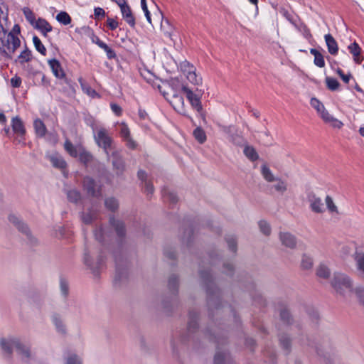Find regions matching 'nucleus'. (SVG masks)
I'll return each mask as SVG.
<instances>
[{
    "label": "nucleus",
    "mask_w": 364,
    "mask_h": 364,
    "mask_svg": "<svg viewBox=\"0 0 364 364\" xmlns=\"http://www.w3.org/2000/svg\"><path fill=\"white\" fill-rule=\"evenodd\" d=\"M200 276L204 283L207 292V304L209 311V315L214 317V311L218 312L220 311V308H224L221 302L220 291L215 286L213 277L209 270H199Z\"/></svg>",
    "instance_id": "1"
},
{
    "label": "nucleus",
    "mask_w": 364,
    "mask_h": 364,
    "mask_svg": "<svg viewBox=\"0 0 364 364\" xmlns=\"http://www.w3.org/2000/svg\"><path fill=\"white\" fill-rule=\"evenodd\" d=\"M20 33L21 28L18 24H15L9 32H0V54L4 58L12 59L16 50L21 46L18 38Z\"/></svg>",
    "instance_id": "2"
},
{
    "label": "nucleus",
    "mask_w": 364,
    "mask_h": 364,
    "mask_svg": "<svg viewBox=\"0 0 364 364\" xmlns=\"http://www.w3.org/2000/svg\"><path fill=\"white\" fill-rule=\"evenodd\" d=\"M205 336L210 341L216 343V352L214 357V364H232V359L228 351L223 347L226 344L227 339L220 328H217V336L212 333V329L208 328L204 333Z\"/></svg>",
    "instance_id": "3"
},
{
    "label": "nucleus",
    "mask_w": 364,
    "mask_h": 364,
    "mask_svg": "<svg viewBox=\"0 0 364 364\" xmlns=\"http://www.w3.org/2000/svg\"><path fill=\"white\" fill-rule=\"evenodd\" d=\"M0 346L8 357L11 356L14 348L23 360H28L31 356L29 345L21 342L18 338H2L0 339Z\"/></svg>",
    "instance_id": "4"
},
{
    "label": "nucleus",
    "mask_w": 364,
    "mask_h": 364,
    "mask_svg": "<svg viewBox=\"0 0 364 364\" xmlns=\"http://www.w3.org/2000/svg\"><path fill=\"white\" fill-rule=\"evenodd\" d=\"M307 346L315 349L317 355L326 363L332 364L335 357V348L327 338L307 339Z\"/></svg>",
    "instance_id": "5"
},
{
    "label": "nucleus",
    "mask_w": 364,
    "mask_h": 364,
    "mask_svg": "<svg viewBox=\"0 0 364 364\" xmlns=\"http://www.w3.org/2000/svg\"><path fill=\"white\" fill-rule=\"evenodd\" d=\"M94 139L97 145L103 149L107 156L109 157V149L112 147V138L108 129L100 127L94 133Z\"/></svg>",
    "instance_id": "6"
},
{
    "label": "nucleus",
    "mask_w": 364,
    "mask_h": 364,
    "mask_svg": "<svg viewBox=\"0 0 364 364\" xmlns=\"http://www.w3.org/2000/svg\"><path fill=\"white\" fill-rule=\"evenodd\" d=\"M8 220L20 232L26 237L30 245H35L37 244V239L33 236L27 224H26L20 217L15 214H10L8 217Z\"/></svg>",
    "instance_id": "7"
},
{
    "label": "nucleus",
    "mask_w": 364,
    "mask_h": 364,
    "mask_svg": "<svg viewBox=\"0 0 364 364\" xmlns=\"http://www.w3.org/2000/svg\"><path fill=\"white\" fill-rule=\"evenodd\" d=\"M331 286L336 291L343 294L346 291H351L352 282L350 278L342 273H335L331 281Z\"/></svg>",
    "instance_id": "8"
},
{
    "label": "nucleus",
    "mask_w": 364,
    "mask_h": 364,
    "mask_svg": "<svg viewBox=\"0 0 364 364\" xmlns=\"http://www.w3.org/2000/svg\"><path fill=\"white\" fill-rule=\"evenodd\" d=\"M198 312L195 311H189L187 333L181 337L182 342L185 343L191 340L195 341L196 338V333H197L198 328Z\"/></svg>",
    "instance_id": "9"
},
{
    "label": "nucleus",
    "mask_w": 364,
    "mask_h": 364,
    "mask_svg": "<svg viewBox=\"0 0 364 364\" xmlns=\"http://www.w3.org/2000/svg\"><path fill=\"white\" fill-rule=\"evenodd\" d=\"M181 90L185 94L191 107L198 112L200 113L203 110V107L200 102V97L203 95V91L197 89L196 93H194L187 85H183L181 87Z\"/></svg>",
    "instance_id": "10"
},
{
    "label": "nucleus",
    "mask_w": 364,
    "mask_h": 364,
    "mask_svg": "<svg viewBox=\"0 0 364 364\" xmlns=\"http://www.w3.org/2000/svg\"><path fill=\"white\" fill-rule=\"evenodd\" d=\"M83 188L87 194L93 198H100L102 196L101 188L98 186L95 181L90 177L86 176L82 181Z\"/></svg>",
    "instance_id": "11"
},
{
    "label": "nucleus",
    "mask_w": 364,
    "mask_h": 364,
    "mask_svg": "<svg viewBox=\"0 0 364 364\" xmlns=\"http://www.w3.org/2000/svg\"><path fill=\"white\" fill-rule=\"evenodd\" d=\"M306 198L309 208L312 212L315 213H323L325 211V207L321 198L317 196L314 193H308Z\"/></svg>",
    "instance_id": "12"
},
{
    "label": "nucleus",
    "mask_w": 364,
    "mask_h": 364,
    "mask_svg": "<svg viewBox=\"0 0 364 364\" xmlns=\"http://www.w3.org/2000/svg\"><path fill=\"white\" fill-rule=\"evenodd\" d=\"M98 215V206L96 204L92 203L91 208H88L86 211H82L80 213V217L82 223L90 225L97 219Z\"/></svg>",
    "instance_id": "13"
},
{
    "label": "nucleus",
    "mask_w": 364,
    "mask_h": 364,
    "mask_svg": "<svg viewBox=\"0 0 364 364\" xmlns=\"http://www.w3.org/2000/svg\"><path fill=\"white\" fill-rule=\"evenodd\" d=\"M114 260L116 263V274L114 281L121 282L127 277V262L124 261L122 258H118L114 255Z\"/></svg>",
    "instance_id": "14"
},
{
    "label": "nucleus",
    "mask_w": 364,
    "mask_h": 364,
    "mask_svg": "<svg viewBox=\"0 0 364 364\" xmlns=\"http://www.w3.org/2000/svg\"><path fill=\"white\" fill-rule=\"evenodd\" d=\"M48 62L53 75L58 79H63L66 84L69 85L70 80L66 77L60 62L56 59L48 60Z\"/></svg>",
    "instance_id": "15"
},
{
    "label": "nucleus",
    "mask_w": 364,
    "mask_h": 364,
    "mask_svg": "<svg viewBox=\"0 0 364 364\" xmlns=\"http://www.w3.org/2000/svg\"><path fill=\"white\" fill-rule=\"evenodd\" d=\"M84 262L94 274H98L100 269L104 264V259L102 255H100L97 260L93 262L91 261L90 257L87 252L85 253Z\"/></svg>",
    "instance_id": "16"
},
{
    "label": "nucleus",
    "mask_w": 364,
    "mask_h": 364,
    "mask_svg": "<svg viewBox=\"0 0 364 364\" xmlns=\"http://www.w3.org/2000/svg\"><path fill=\"white\" fill-rule=\"evenodd\" d=\"M109 223L114 228L118 237L119 239L124 238L126 235L124 223L119 220L115 219L114 216L109 218Z\"/></svg>",
    "instance_id": "17"
},
{
    "label": "nucleus",
    "mask_w": 364,
    "mask_h": 364,
    "mask_svg": "<svg viewBox=\"0 0 364 364\" xmlns=\"http://www.w3.org/2000/svg\"><path fill=\"white\" fill-rule=\"evenodd\" d=\"M122 15L125 21L132 27L134 28L135 26V18L133 16L132 11L131 10L130 6L127 5H121L120 9Z\"/></svg>",
    "instance_id": "18"
},
{
    "label": "nucleus",
    "mask_w": 364,
    "mask_h": 364,
    "mask_svg": "<svg viewBox=\"0 0 364 364\" xmlns=\"http://www.w3.org/2000/svg\"><path fill=\"white\" fill-rule=\"evenodd\" d=\"M51 320L58 333L63 335L66 333V326L60 314L54 313L51 316Z\"/></svg>",
    "instance_id": "19"
},
{
    "label": "nucleus",
    "mask_w": 364,
    "mask_h": 364,
    "mask_svg": "<svg viewBox=\"0 0 364 364\" xmlns=\"http://www.w3.org/2000/svg\"><path fill=\"white\" fill-rule=\"evenodd\" d=\"M11 127L14 132L19 136H23L25 134L24 124L19 117L16 116L12 118Z\"/></svg>",
    "instance_id": "20"
},
{
    "label": "nucleus",
    "mask_w": 364,
    "mask_h": 364,
    "mask_svg": "<svg viewBox=\"0 0 364 364\" xmlns=\"http://www.w3.org/2000/svg\"><path fill=\"white\" fill-rule=\"evenodd\" d=\"M324 38L328 53L333 55H336L338 51V46L335 38L330 33L326 34Z\"/></svg>",
    "instance_id": "21"
},
{
    "label": "nucleus",
    "mask_w": 364,
    "mask_h": 364,
    "mask_svg": "<svg viewBox=\"0 0 364 364\" xmlns=\"http://www.w3.org/2000/svg\"><path fill=\"white\" fill-rule=\"evenodd\" d=\"M280 240L282 245L289 248H294L296 246V241L295 237L289 232H281Z\"/></svg>",
    "instance_id": "22"
},
{
    "label": "nucleus",
    "mask_w": 364,
    "mask_h": 364,
    "mask_svg": "<svg viewBox=\"0 0 364 364\" xmlns=\"http://www.w3.org/2000/svg\"><path fill=\"white\" fill-rule=\"evenodd\" d=\"M33 27L39 30L44 36L52 31L51 25L44 18H39L35 23Z\"/></svg>",
    "instance_id": "23"
},
{
    "label": "nucleus",
    "mask_w": 364,
    "mask_h": 364,
    "mask_svg": "<svg viewBox=\"0 0 364 364\" xmlns=\"http://www.w3.org/2000/svg\"><path fill=\"white\" fill-rule=\"evenodd\" d=\"M65 193L70 203L76 204L82 199L81 193L76 188H65Z\"/></svg>",
    "instance_id": "24"
},
{
    "label": "nucleus",
    "mask_w": 364,
    "mask_h": 364,
    "mask_svg": "<svg viewBox=\"0 0 364 364\" xmlns=\"http://www.w3.org/2000/svg\"><path fill=\"white\" fill-rule=\"evenodd\" d=\"M112 156L114 168L117 171V174L122 173L124 169V162L122 158L117 152H113Z\"/></svg>",
    "instance_id": "25"
},
{
    "label": "nucleus",
    "mask_w": 364,
    "mask_h": 364,
    "mask_svg": "<svg viewBox=\"0 0 364 364\" xmlns=\"http://www.w3.org/2000/svg\"><path fill=\"white\" fill-rule=\"evenodd\" d=\"M186 77L191 83L195 85H200L202 84V77L196 74V70L192 65L191 66L188 65Z\"/></svg>",
    "instance_id": "26"
},
{
    "label": "nucleus",
    "mask_w": 364,
    "mask_h": 364,
    "mask_svg": "<svg viewBox=\"0 0 364 364\" xmlns=\"http://www.w3.org/2000/svg\"><path fill=\"white\" fill-rule=\"evenodd\" d=\"M77 157L79 158L80 161L85 166H87V164L93 159L92 154L82 146L80 147V151Z\"/></svg>",
    "instance_id": "27"
},
{
    "label": "nucleus",
    "mask_w": 364,
    "mask_h": 364,
    "mask_svg": "<svg viewBox=\"0 0 364 364\" xmlns=\"http://www.w3.org/2000/svg\"><path fill=\"white\" fill-rule=\"evenodd\" d=\"M94 235L95 239L102 244L106 241L107 237H109V233L102 226L96 228Z\"/></svg>",
    "instance_id": "28"
},
{
    "label": "nucleus",
    "mask_w": 364,
    "mask_h": 364,
    "mask_svg": "<svg viewBox=\"0 0 364 364\" xmlns=\"http://www.w3.org/2000/svg\"><path fill=\"white\" fill-rule=\"evenodd\" d=\"M33 127L38 136L43 137L46 135L47 129L42 120L39 119H36L33 122Z\"/></svg>",
    "instance_id": "29"
},
{
    "label": "nucleus",
    "mask_w": 364,
    "mask_h": 364,
    "mask_svg": "<svg viewBox=\"0 0 364 364\" xmlns=\"http://www.w3.org/2000/svg\"><path fill=\"white\" fill-rule=\"evenodd\" d=\"M350 53L353 54L354 60L358 63H361L362 59L360 58V48L359 45L354 42L348 46V47Z\"/></svg>",
    "instance_id": "30"
},
{
    "label": "nucleus",
    "mask_w": 364,
    "mask_h": 364,
    "mask_svg": "<svg viewBox=\"0 0 364 364\" xmlns=\"http://www.w3.org/2000/svg\"><path fill=\"white\" fill-rule=\"evenodd\" d=\"M74 146L70 141L66 140L64 144V148L65 151L72 156L74 158L77 157L80 151V147Z\"/></svg>",
    "instance_id": "31"
},
{
    "label": "nucleus",
    "mask_w": 364,
    "mask_h": 364,
    "mask_svg": "<svg viewBox=\"0 0 364 364\" xmlns=\"http://www.w3.org/2000/svg\"><path fill=\"white\" fill-rule=\"evenodd\" d=\"M79 82L80 84L82 91L88 96L92 97V98L98 96L97 92L94 89H92L89 85V84L85 82L82 78L79 79Z\"/></svg>",
    "instance_id": "32"
},
{
    "label": "nucleus",
    "mask_w": 364,
    "mask_h": 364,
    "mask_svg": "<svg viewBox=\"0 0 364 364\" xmlns=\"http://www.w3.org/2000/svg\"><path fill=\"white\" fill-rule=\"evenodd\" d=\"M275 183L272 186L274 190L281 193L284 194L287 191V183L280 178H277L274 180Z\"/></svg>",
    "instance_id": "33"
},
{
    "label": "nucleus",
    "mask_w": 364,
    "mask_h": 364,
    "mask_svg": "<svg viewBox=\"0 0 364 364\" xmlns=\"http://www.w3.org/2000/svg\"><path fill=\"white\" fill-rule=\"evenodd\" d=\"M31 51L27 47H26L25 49L18 56L17 60H16V61L18 60L19 63L21 65H23L25 63L31 61Z\"/></svg>",
    "instance_id": "34"
},
{
    "label": "nucleus",
    "mask_w": 364,
    "mask_h": 364,
    "mask_svg": "<svg viewBox=\"0 0 364 364\" xmlns=\"http://www.w3.org/2000/svg\"><path fill=\"white\" fill-rule=\"evenodd\" d=\"M357 269L364 274V252H356L354 256Z\"/></svg>",
    "instance_id": "35"
},
{
    "label": "nucleus",
    "mask_w": 364,
    "mask_h": 364,
    "mask_svg": "<svg viewBox=\"0 0 364 364\" xmlns=\"http://www.w3.org/2000/svg\"><path fill=\"white\" fill-rule=\"evenodd\" d=\"M105 205L108 210L115 212L118 210L119 203L115 198L110 197L105 199Z\"/></svg>",
    "instance_id": "36"
},
{
    "label": "nucleus",
    "mask_w": 364,
    "mask_h": 364,
    "mask_svg": "<svg viewBox=\"0 0 364 364\" xmlns=\"http://www.w3.org/2000/svg\"><path fill=\"white\" fill-rule=\"evenodd\" d=\"M50 161L52 165L55 168L60 169H64L66 168L67 164L61 156H51L50 157Z\"/></svg>",
    "instance_id": "37"
},
{
    "label": "nucleus",
    "mask_w": 364,
    "mask_h": 364,
    "mask_svg": "<svg viewBox=\"0 0 364 364\" xmlns=\"http://www.w3.org/2000/svg\"><path fill=\"white\" fill-rule=\"evenodd\" d=\"M261 173L264 178L268 182H274L277 178L269 168L265 164L262 165L261 167Z\"/></svg>",
    "instance_id": "38"
},
{
    "label": "nucleus",
    "mask_w": 364,
    "mask_h": 364,
    "mask_svg": "<svg viewBox=\"0 0 364 364\" xmlns=\"http://www.w3.org/2000/svg\"><path fill=\"white\" fill-rule=\"evenodd\" d=\"M225 241L229 250L233 253H236L237 250V242L235 236L233 235H228L225 237Z\"/></svg>",
    "instance_id": "39"
},
{
    "label": "nucleus",
    "mask_w": 364,
    "mask_h": 364,
    "mask_svg": "<svg viewBox=\"0 0 364 364\" xmlns=\"http://www.w3.org/2000/svg\"><path fill=\"white\" fill-rule=\"evenodd\" d=\"M162 196L165 200L168 201L172 204H175L178 201L177 196L174 193L169 191L166 188H164L162 190Z\"/></svg>",
    "instance_id": "40"
},
{
    "label": "nucleus",
    "mask_w": 364,
    "mask_h": 364,
    "mask_svg": "<svg viewBox=\"0 0 364 364\" xmlns=\"http://www.w3.org/2000/svg\"><path fill=\"white\" fill-rule=\"evenodd\" d=\"M243 151H244L245 155L252 161H255L259 158L258 154L257 153L256 150L252 146H246L244 148Z\"/></svg>",
    "instance_id": "41"
},
{
    "label": "nucleus",
    "mask_w": 364,
    "mask_h": 364,
    "mask_svg": "<svg viewBox=\"0 0 364 364\" xmlns=\"http://www.w3.org/2000/svg\"><path fill=\"white\" fill-rule=\"evenodd\" d=\"M168 287L172 294H176L178 291V279L176 275H171L168 282Z\"/></svg>",
    "instance_id": "42"
},
{
    "label": "nucleus",
    "mask_w": 364,
    "mask_h": 364,
    "mask_svg": "<svg viewBox=\"0 0 364 364\" xmlns=\"http://www.w3.org/2000/svg\"><path fill=\"white\" fill-rule=\"evenodd\" d=\"M319 114H321V117L325 122L334 121V126L338 127H340L342 125V123L340 121L333 119V117L328 113V112L325 109V107L323 108V110H321L319 112Z\"/></svg>",
    "instance_id": "43"
},
{
    "label": "nucleus",
    "mask_w": 364,
    "mask_h": 364,
    "mask_svg": "<svg viewBox=\"0 0 364 364\" xmlns=\"http://www.w3.org/2000/svg\"><path fill=\"white\" fill-rule=\"evenodd\" d=\"M56 20L63 25H68L71 22V17L65 11H60L56 16Z\"/></svg>",
    "instance_id": "44"
},
{
    "label": "nucleus",
    "mask_w": 364,
    "mask_h": 364,
    "mask_svg": "<svg viewBox=\"0 0 364 364\" xmlns=\"http://www.w3.org/2000/svg\"><path fill=\"white\" fill-rule=\"evenodd\" d=\"M316 275L323 279H328L330 276V270L325 264H320L316 269Z\"/></svg>",
    "instance_id": "45"
},
{
    "label": "nucleus",
    "mask_w": 364,
    "mask_h": 364,
    "mask_svg": "<svg viewBox=\"0 0 364 364\" xmlns=\"http://www.w3.org/2000/svg\"><path fill=\"white\" fill-rule=\"evenodd\" d=\"M33 45L35 46V48L36 49V50H38L43 55H46V49L45 46H43V44L42 43L40 38L38 36H34L33 37Z\"/></svg>",
    "instance_id": "46"
},
{
    "label": "nucleus",
    "mask_w": 364,
    "mask_h": 364,
    "mask_svg": "<svg viewBox=\"0 0 364 364\" xmlns=\"http://www.w3.org/2000/svg\"><path fill=\"white\" fill-rule=\"evenodd\" d=\"M193 225H191L188 229L185 230L184 235L182 238L183 242H186L188 246L192 241V236L193 234Z\"/></svg>",
    "instance_id": "47"
},
{
    "label": "nucleus",
    "mask_w": 364,
    "mask_h": 364,
    "mask_svg": "<svg viewBox=\"0 0 364 364\" xmlns=\"http://www.w3.org/2000/svg\"><path fill=\"white\" fill-rule=\"evenodd\" d=\"M23 12L26 19L30 23L31 25L33 26L37 21L36 20L34 13L29 8L27 7L23 8Z\"/></svg>",
    "instance_id": "48"
},
{
    "label": "nucleus",
    "mask_w": 364,
    "mask_h": 364,
    "mask_svg": "<svg viewBox=\"0 0 364 364\" xmlns=\"http://www.w3.org/2000/svg\"><path fill=\"white\" fill-rule=\"evenodd\" d=\"M279 340L282 348L289 351L291 348V339L289 337L284 334L279 335Z\"/></svg>",
    "instance_id": "49"
},
{
    "label": "nucleus",
    "mask_w": 364,
    "mask_h": 364,
    "mask_svg": "<svg viewBox=\"0 0 364 364\" xmlns=\"http://www.w3.org/2000/svg\"><path fill=\"white\" fill-rule=\"evenodd\" d=\"M326 82L327 87L331 91L338 90L340 85L338 81L336 79L330 77H326Z\"/></svg>",
    "instance_id": "50"
},
{
    "label": "nucleus",
    "mask_w": 364,
    "mask_h": 364,
    "mask_svg": "<svg viewBox=\"0 0 364 364\" xmlns=\"http://www.w3.org/2000/svg\"><path fill=\"white\" fill-rule=\"evenodd\" d=\"M193 136L197 139V141L203 144L206 140V135L205 132L200 127H197L193 131Z\"/></svg>",
    "instance_id": "51"
},
{
    "label": "nucleus",
    "mask_w": 364,
    "mask_h": 364,
    "mask_svg": "<svg viewBox=\"0 0 364 364\" xmlns=\"http://www.w3.org/2000/svg\"><path fill=\"white\" fill-rule=\"evenodd\" d=\"M281 321L285 324H290L291 322V316L288 309H283L280 311Z\"/></svg>",
    "instance_id": "52"
},
{
    "label": "nucleus",
    "mask_w": 364,
    "mask_h": 364,
    "mask_svg": "<svg viewBox=\"0 0 364 364\" xmlns=\"http://www.w3.org/2000/svg\"><path fill=\"white\" fill-rule=\"evenodd\" d=\"M325 201H326V207H327L328 210H329V212L336 213H338V208L335 205V203L333 200V198L330 196H326V197L325 198Z\"/></svg>",
    "instance_id": "53"
},
{
    "label": "nucleus",
    "mask_w": 364,
    "mask_h": 364,
    "mask_svg": "<svg viewBox=\"0 0 364 364\" xmlns=\"http://www.w3.org/2000/svg\"><path fill=\"white\" fill-rule=\"evenodd\" d=\"M301 266L302 269H309L313 266V260L312 258L307 256L306 255H304L301 259Z\"/></svg>",
    "instance_id": "54"
},
{
    "label": "nucleus",
    "mask_w": 364,
    "mask_h": 364,
    "mask_svg": "<svg viewBox=\"0 0 364 364\" xmlns=\"http://www.w3.org/2000/svg\"><path fill=\"white\" fill-rule=\"evenodd\" d=\"M60 289L61 294L66 297L69 293V284L68 281L64 278H60Z\"/></svg>",
    "instance_id": "55"
},
{
    "label": "nucleus",
    "mask_w": 364,
    "mask_h": 364,
    "mask_svg": "<svg viewBox=\"0 0 364 364\" xmlns=\"http://www.w3.org/2000/svg\"><path fill=\"white\" fill-rule=\"evenodd\" d=\"M259 227L260 231L265 235H269L271 233V228L269 224L265 220H260L259 222Z\"/></svg>",
    "instance_id": "56"
},
{
    "label": "nucleus",
    "mask_w": 364,
    "mask_h": 364,
    "mask_svg": "<svg viewBox=\"0 0 364 364\" xmlns=\"http://www.w3.org/2000/svg\"><path fill=\"white\" fill-rule=\"evenodd\" d=\"M9 31V18L8 16L0 17V32L4 33Z\"/></svg>",
    "instance_id": "57"
},
{
    "label": "nucleus",
    "mask_w": 364,
    "mask_h": 364,
    "mask_svg": "<svg viewBox=\"0 0 364 364\" xmlns=\"http://www.w3.org/2000/svg\"><path fill=\"white\" fill-rule=\"evenodd\" d=\"M310 104L318 113L324 108L323 105L318 100L314 97L311 99Z\"/></svg>",
    "instance_id": "58"
},
{
    "label": "nucleus",
    "mask_w": 364,
    "mask_h": 364,
    "mask_svg": "<svg viewBox=\"0 0 364 364\" xmlns=\"http://www.w3.org/2000/svg\"><path fill=\"white\" fill-rule=\"evenodd\" d=\"M101 48L105 51L107 56L109 59H113L117 57V55H116L114 50L113 49H112L111 48H109L106 43H105L104 46H102Z\"/></svg>",
    "instance_id": "59"
},
{
    "label": "nucleus",
    "mask_w": 364,
    "mask_h": 364,
    "mask_svg": "<svg viewBox=\"0 0 364 364\" xmlns=\"http://www.w3.org/2000/svg\"><path fill=\"white\" fill-rule=\"evenodd\" d=\"M314 63L318 68H323L325 66L324 58L321 53L314 56Z\"/></svg>",
    "instance_id": "60"
},
{
    "label": "nucleus",
    "mask_w": 364,
    "mask_h": 364,
    "mask_svg": "<svg viewBox=\"0 0 364 364\" xmlns=\"http://www.w3.org/2000/svg\"><path fill=\"white\" fill-rule=\"evenodd\" d=\"M120 136L125 139L127 138L130 137V131L128 128L127 125L125 124H122L120 129Z\"/></svg>",
    "instance_id": "61"
},
{
    "label": "nucleus",
    "mask_w": 364,
    "mask_h": 364,
    "mask_svg": "<svg viewBox=\"0 0 364 364\" xmlns=\"http://www.w3.org/2000/svg\"><path fill=\"white\" fill-rule=\"evenodd\" d=\"M65 364H82V361L78 356L73 354L67 358Z\"/></svg>",
    "instance_id": "62"
},
{
    "label": "nucleus",
    "mask_w": 364,
    "mask_h": 364,
    "mask_svg": "<svg viewBox=\"0 0 364 364\" xmlns=\"http://www.w3.org/2000/svg\"><path fill=\"white\" fill-rule=\"evenodd\" d=\"M143 188L147 196L152 195L154 191L153 184L150 181H146V183H144Z\"/></svg>",
    "instance_id": "63"
},
{
    "label": "nucleus",
    "mask_w": 364,
    "mask_h": 364,
    "mask_svg": "<svg viewBox=\"0 0 364 364\" xmlns=\"http://www.w3.org/2000/svg\"><path fill=\"white\" fill-rule=\"evenodd\" d=\"M355 294L360 303L364 305V289L358 287L355 289Z\"/></svg>",
    "instance_id": "64"
}]
</instances>
